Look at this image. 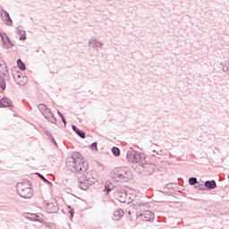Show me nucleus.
<instances>
[{
    "label": "nucleus",
    "mask_w": 229,
    "mask_h": 229,
    "mask_svg": "<svg viewBox=\"0 0 229 229\" xmlns=\"http://www.w3.org/2000/svg\"><path fill=\"white\" fill-rule=\"evenodd\" d=\"M204 186H205L206 191H212V190L217 188V183L216 182L215 180L206 181L204 182Z\"/></svg>",
    "instance_id": "4468645a"
},
{
    "label": "nucleus",
    "mask_w": 229,
    "mask_h": 229,
    "mask_svg": "<svg viewBox=\"0 0 229 229\" xmlns=\"http://www.w3.org/2000/svg\"><path fill=\"white\" fill-rule=\"evenodd\" d=\"M0 108H13V102L8 98L0 99Z\"/></svg>",
    "instance_id": "f8f14e48"
},
{
    "label": "nucleus",
    "mask_w": 229,
    "mask_h": 229,
    "mask_svg": "<svg viewBox=\"0 0 229 229\" xmlns=\"http://www.w3.org/2000/svg\"><path fill=\"white\" fill-rule=\"evenodd\" d=\"M220 65L223 72H228L229 71L228 61H225V63H221Z\"/></svg>",
    "instance_id": "5701e85b"
},
{
    "label": "nucleus",
    "mask_w": 229,
    "mask_h": 229,
    "mask_svg": "<svg viewBox=\"0 0 229 229\" xmlns=\"http://www.w3.org/2000/svg\"><path fill=\"white\" fill-rule=\"evenodd\" d=\"M36 174L40 178V180H42V182H44V183H47V185H53V182L46 179V177L42 174L36 173Z\"/></svg>",
    "instance_id": "4be33fe9"
},
{
    "label": "nucleus",
    "mask_w": 229,
    "mask_h": 229,
    "mask_svg": "<svg viewBox=\"0 0 229 229\" xmlns=\"http://www.w3.org/2000/svg\"><path fill=\"white\" fill-rule=\"evenodd\" d=\"M37 219H42V217H40V215H37Z\"/></svg>",
    "instance_id": "4c0bfd02"
},
{
    "label": "nucleus",
    "mask_w": 229,
    "mask_h": 229,
    "mask_svg": "<svg viewBox=\"0 0 229 229\" xmlns=\"http://www.w3.org/2000/svg\"><path fill=\"white\" fill-rule=\"evenodd\" d=\"M17 192L21 198L30 199L33 197V190L31 189V181L23 180L17 184Z\"/></svg>",
    "instance_id": "f03ea898"
},
{
    "label": "nucleus",
    "mask_w": 229,
    "mask_h": 229,
    "mask_svg": "<svg viewBox=\"0 0 229 229\" xmlns=\"http://www.w3.org/2000/svg\"><path fill=\"white\" fill-rule=\"evenodd\" d=\"M18 35L20 37V40H26V31L18 30Z\"/></svg>",
    "instance_id": "c85d7f7f"
},
{
    "label": "nucleus",
    "mask_w": 229,
    "mask_h": 229,
    "mask_svg": "<svg viewBox=\"0 0 229 229\" xmlns=\"http://www.w3.org/2000/svg\"><path fill=\"white\" fill-rule=\"evenodd\" d=\"M1 17L2 21L5 22L7 26H12V24H13V21H12V18L10 17V13H8V12L5 10H2Z\"/></svg>",
    "instance_id": "ddd939ff"
},
{
    "label": "nucleus",
    "mask_w": 229,
    "mask_h": 229,
    "mask_svg": "<svg viewBox=\"0 0 229 229\" xmlns=\"http://www.w3.org/2000/svg\"><path fill=\"white\" fill-rule=\"evenodd\" d=\"M123 216H124V211H123V209L120 208L114 212L112 219H113V221H119V219H121V217H123Z\"/></svg>",
    "instance_id": "2eb2a0df"
},
{
    "label": "nucleus",
    "mask_w": 229,
    "mask_h": 229,
    "mask_svg": "<svg viewBox=\"0 0 229 229\" xmlns=\"http://www.w3.org/2000/svg\"><path fill=\"white\" fill-rule=\"evenodd\" d=\"M153 153H157V151H156V150H153Z\"/></svg>",
    "instance_id": "58836bf2"
},
{
    "label": "nucleus",
    "mask_w": 229,
    "mask_h": 229,
    "mask_svg": "<svg viewBox=\"0 0 229 229\" xmlns=\"http://www.w3.org/2000/svg\"><path fill=\"white\" fill-rule=\"evenodd\" d=\"M130 169L127 167L115 168L111 173L114 182H121V183L128 182L130 180Z\"/></svg>",
    "instance_id": "7ed1b4c3"
},
{
    "label": "nucleus",
    "mask_w": 229,
    "mask_h": 229,
    "mask_svg": "<svg viewBox=\"0 0 229 229\" xmlns=\"http://www.w3.org/2000/svg\"><path fill=\"white\" fill-rule=\"evenodd\" d=\"M147 158L146 154L136 151L132 162L134 164H140V165H142L147 161Z\"/></svg>",
    "instance_id": "9b49d317"
},
{
    "label": "nucleus",
    "mask_w": 229,
    "mask_h": 229,
    "mask_svg": "<svg viewBox=\"0 0 229 229\" xmlns=\"http://www.w3.org/2000/svg\"><path fill=\"white\" fill-rule=\"evenodd\" d=\"M141 167L144 174H146L147 176H150V174L155 173V169H157V165L153 163H148L147 160L143 165H141Z\"/></svg>",
    "instance_id": "423d86ee"
},
{
    "label": "nucleus",
    "mask_w": 229,
    "mask_h": 229,
    "mask_svg": "<svg viewBox=\"0 0 229 229\" xmlns=\"http://www.w3.org/2000/svg\"><path fill=\"white\" fill-rule=\"evenodd\" d=\"M114 189H115L114 184H112L110 182H107L105 185V190L104 191H106V194H108V192H110V191H114Z\"/></svg>",
    "instance_id": "aec40b11"
},
{
    "label": "nucleus",
    "mask_w": 229,
    "mask_h": 229,
    "mask_svg": "<svg viewBox=\"0 0 229 229\" xmlns=\"http://www.w3.org/2000/svg\"><path fill=\"white\" fill-rule=\"evenodd\" d=\"M18 78H21V75H18Z\"/></svg>",
    "instance_id": "ea45409f"
},
{
    "label": "nucleus",
    "mask_w": 229,
    "mask_h": 229,
    "mask_svg": "<svg viewBox=\"0 0 229 229\" xmlns=\"http://www.w3.org/2000/svg\"><path fill=\"white\" fill-rule=\"evenodd\" d=\"M114 196L120 201V203H126V198L128 197V192H126V190L123 188H118L114 191Z\"/></svg>",
    "instance_id": "0eeeda50"
},
{
    "label": "nucleus",
    "mask_w": 229,
    "mask_h": 229,
    "mask_svg": "<svg viewBox=\"0 0 229 229\" xmlns=\"http://www.w3.org/2000/svg\"><path fill=\"white\" fill-rule=\"evenodd\" d=\"M135 150H128L126 154L127 162H133L135 157Z\"/></svg>",
    "instance_id": "a211bd4d"
},
{
    "label": "nucleus",
    "mask_w": 229,
    "mask_h": 229,
    "mask_svg": "<svg viewBox=\"0 0 229 229\" xmlns=\"http://www.w3.org/2000/svg\"><path fill=\"white\" fill-rule=\"evenodd\" d=\"M38 108L39 112H41L42 115L45 119L48 121V123H51L52 124L56 123V117H55V114L53 112H51V109L47 107L45 104H39L38 106Z\"/></svg>",
    "instance_id": "39448f33"
},
{
    "label": "nucleus",
    "mask_w": 229,
    "mask_h": 229,
    "mask_svg": "<svg viewBox=\"0 0 229 229\" xmlns=\"http://www.w3.org/2000/svg\"><path fill=\"white\" fill-rule=\"evenodd\" d=\"M28 81V78L23 77L22 82L24 83V85H26V82Z\"/></svg>",
    "instance_id": "e433bc0d"
},
{
    "label": "nucleus",
    "mask_w": 229,
    "mask_h": 229,
    "mask_svg": "<svg viewBox=\"0 0 229 229\" xmlns=\"http://www.w3.org/2000/svg\"><path fill=\"white\" fill-rule=\"evenodd\" d=\"M66 164L72 165L80 174H83L89 170V163L83 160V156L79 152H73L72 157L66 160Z\"/></svg>",
    "instance_id": "f257e3e1"
},
{
    "label": "nucleus",
    "mask_w": 229,
    "mask_h": 229,
    "mask_svg": "<svg viewBox=\"0 0 229 229\" xmlns=\"http://www.w3.org/2000/svg\"><path fill=\"white\" fill-rule=\"evenodd\" d=\"M0 37L3 42L2 47H4V49H12V47H13L14 45L12 43V40H10V38L6 33H0Z\"/></svg>",
    "instance_id": "6e6552de"
},
{
    "label": "nucleus",
    "mask_w": 229,
    "mask_h": 229,
    "mask_svg": "<svg viewBox=\"0 0 229 229\" xmlns=\"http://www.w3.org/2000/svg\"><path fill=\"white\" fill-rule=\"evenodd\" d=\"M28 219L30 221H38V223H44V218H37V214L29 213Z\"/></svg>",
    "instance_id": "6ab92c4d"
},
{
    "label": "nucleus",
    "mask_w": 229,
    "mask_h": 229,
    "mask_svg": "<svg viewBox=\"0 0 229 229\" xmlns=\"http://www.w3.org/2000/svg\"><path fill=\"white\" fill-rule=\"evenodd\" d=\"M84 176L80 178L78 181L79 187L82 191L89 190L94 183H96V178H94V175H92V172H84Z\"/></svg>",
    "instance_id": "20e7f679"
},
{
    "label": "nucleus",
    "mask_w": 229,
    "mask_h": 229,
    "mask_svg": "<svg viewBox=\"0 0 229 229\" xmlns=\"http://www.w3.org/2000/svg\"><path fill=\"white\" fill-rule=\"evenodd\" d=\"M194 189L196 191H206L205 182L204 183L198 182L197 184L194 185Z\"/></svg>",
    "instance_id": "b1692460"
},
{
    "label": "nucleus",
    "mask_w": 229,
    "mask_h": 229,
    "mask_svg": "<svg viewBox=\"0 0 229 229\" xmlns=\"http://www.w3.org/2000/svg\"><path fill=\"white\" fill-rule=\"evenodd\" d=\"M67 212L68 214H70V219H72V217H74V208H72V207L71 206H67Z\"/></svg>",
    "instance_id": "bb28decb"
},
{
    "label": "nucleus",
    "mask_w": 229,
    "mask_h": 229,
    "mask_svg": "<svg viewBox=\"0 0 229 229\" xmlns=\"http://www.w3.org/2000/svg\"><path fill=\"white\" fill-rule=\"evenodd\" d=\"M89 148H91L93 151H98V142H93L90 146Z\"/></svg>",
    "instance_id": "2f4dec72"
},
{
    "label": "nucleus",
    "mask_w": 229,
    "mask_h": 229,
    "mask_svg": "<svg viewBox=\"0 0 229 229\" xmlns=\"http://www.w3.org/2000/svg\"><path fill=\"white\" fill-rule=\"evenodd\" d=\"M57 114L59 117L62 119V122L64 123V126H67V120L65 119V116H64V114L62 112L57 111Z\"/></svg>",
    "instance_id": "7c9ffc66"
},
{
    "label": "nucleus",
    "mask_w": 229,
    "mask_h": 229,
    "mask_svg": "<svg viewBox=\"0 0 229 229\" xmlns=\"http://www.w3.org/2000/svg\"><path fill=\"white\" fill-rule=\"evenodd\" d=\"M17 65L20 71H26V64L21 58L17 60Z\"/></svg>",
    "instance_id": "412c9836"
},
{
    "label": "nucleus",
    "mask_w": 229,
    "mask_h": 229,
    "mask_svg": "<svg viewBox=\"0 0 229 229\" xmlns=\"http://www.w3.org/2000/svg\"><path fill=\"white\" fill-rule=\"evenodd\" d=\"M72 130H73L81 139H85V131L80 130L76 125H72Z\"/></svg>",
    "instance_id": "dca6fc26"
},
{
    "label": "nucleus",
    "mask_w": 229,
    "mask_h": 229,
    "mask_svg": "<svg viewBox=\"0 0 229 229\" xmlns=\"http://www.w3.org/2000/svg\"><path fill=\"white\" fill-rule=\"evenodd\" d=\"M0 89L6 90V80L4 77H0Z\"/></svg>",
    "instance_id": "393cba45"
},
{
    "label": "nucleus",
    "mask_w": 229,
    "mask_h": 229,
    "mask_svg": "<svg viewBox=\"0 0 229 229\" xmlns=\"http://www.w3.org/2000/svg\"><path fill=\"white\" fill-rule=\"evenodd\" d=\"M173 185H174V183H168L165 185V189H168L169 191H171V189H174Z\"/></svg>",
    "instance_id": "c9c22d12"
},
{
    "label": "nucleus",
    "mask_w": 229,
    "mask_h": 229,
    "mask_svg": "<svg viewBox=\"0 0 229 229\" xmlns=\"http://www.w3.org/2000/svg\"><path fill=\"white\" fill-rule=\"evenodd\" d=\"M97 44H98L97 38H94V39H91L89 41V46H90V47H92V49H96Z\"/></svg>",
    "instance_id": "cd10ccee"
},
{
    "label": "nucleus",
    "mask_w": 229,
    "mask_h": 229,
    "mask_svg": "<svg viewBox=\"0 0 229 229\" xmlns=\"http://www.w3.org/2000/svg\"><path fill=\"white\" fill-rule=\"evenodd\" d=\"M45 135H47V137L48 140H50L51 144H54L56 148H58V143H56L55 137H53V134H51V132H49V131H46Z\"/></svg>",
    "instance_id": "f3484780"
},
{
    "label": "nucleus",
    "mask_w": 229,
    "mask_h": 229,
    "mask_svg": "<svg viewBox=\"0 0 229 229\" xmlns=\"http://www.w3.org/2000/svg\"><path fill=\"white\" fill-rule=\"evenodd\" d=\"M95 49H97V51H99V49H103V43L98 41L97 42V47H96Z\"/></svg>",
    "instance_id": "72a5a7b5"
},
{
    "label": "nucleus",
    "mask_w": 229,
    "mask_h": 229,
    "mask_svg": "<svg viewBox=\"0 0 229 229\" xmlns=\"http://www.w3.org/2000/svg\"><path fill=\"white\" fill-rule=\"evenodd\" d=\"M4 67H6V64H4V61H3V58L0 57V69H4Z\"/></svg>",
    "instance_id": "f704fd0d"
},
{
    "label": "nucleus",
    "mask_w": 229,
    "mask_h": 229,
    "mask_svg": "<svg viewBox=\"0 0 229 229\" xmlns=\"http://www.w3.org/2000/svg\"><path fill=\"white\" fill-rule=\"evenodd\" d=\"M137 217L140 221H152L153 219H155V215L153 214V212L147 210L143 213H140L139 215H137Z\"/></svg>",
    "instance_id": "1a4fd4ad"
},
{
    "label": "nucleus",
    "mask_w": 229,
    "mask_h": 229,
    "mask_svg": "<svg viewBox=\"0 0 229 229\" xmlns=\"http://www.w3.org/2000/svg\"><path fill=\"white\" fill-rule=\"evenodd\" d=\"M197 183H198V178H196V177L189 178V185H194V187H195V185H197Z\"/></svg>",
    "instance_id": "c756f323"
},
{
    "label": "nucleus",
    "mask_w": 229,
    "mask_h": 229,
    "mask_svg": "<svg viewBox=\"0 0 229 229\" xmlns=\"http://www.w3.org/2000/svg\"><path fill=\"white\" fill-rule=\"evenodd\" d=\"M111 151L114 157H119L121 155V149H119L117 147H113Z\"/></svg>",
    "instance_id": "a878e982"
},
{
    "label": "nucleus",
    "mask_w": 229,
    "mask_h": 229,
    "mask_svg": "<svg viewBox=\"0 0 229 229\" xmlns=\"http://www.w3.org/2000/svg\"><path fill=\"white\" fill-rule=\"evenodd\" d=\"M44 227L45 229H56V227H55V225H51V224H45Z\"/></svg>",
    "instance_id": "473e14b6"
},
{
    "label": "nucleus",
    "mask_w": 229,
    "mask_h": 229,
    "mask_svg": "<svg viewBox=\"0 0 229 229\" xmlns=\"http://www.w3.org/2000/svg\"><path fill=\"white\" fill-rule=\"evenodd\" d=\"M47 210L48 214H56L60 210V206L56 200H52L51 202L47 203Z\"/></svg>",
    "instance_id": "9d476101"
}]
</instances>
